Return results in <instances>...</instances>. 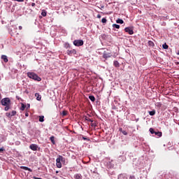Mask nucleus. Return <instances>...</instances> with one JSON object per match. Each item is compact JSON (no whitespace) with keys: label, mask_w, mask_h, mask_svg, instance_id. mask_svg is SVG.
<instances>
[{"label":"nucleus","mask_w":179,"mask_h":179,"mask_svg":"<svg viewBox=\"0 0 179 179\" xmlns=\"http://www.w3.org/2000/svg\"><path fill=\"white\" fill-rule=\"evenodd\" d=\"M27 76L29 79H32L33 80H36L37 82H41V78L38 76L36 73L34 72H27Z\"/></svg>","instance_id":"obj_1"},{"label":"nucleus","mask_w":179,"mask_h":179,"mask_svg":"<svg viewBox=\"0 0 179 179\" xmlns=\"http://www.w3.org/2000/svg\"><path fill=\"white\" fill-rule=\"evenodd\" d=\"M4 106H6L4 108V111H8L9 110H10V104H8V105Z\"/></svg>","instance_id":"obj_23"},{"label":"nucleus","mask_w":179,"mask_h":179,"mask_svg":"<svg viewBox=\"0 0 179 179\" xmlns=\"http://www.w3.org/2000/svg\"><path fill=\"white\" fill-rule=\"evenodd\" d=\"M33 1V2H34V0H32Z\"/></svg>","instance_id":"obj_56"},{"label":"nucleus","mask_w":179,"mask_h":179,"mask_svg":"<svg viewBox=\"0 0 179 179\" xmlns=\"http://www.w3.org/2000/svg\"><path fill=\"white\" fill-rule=\"evenodd\" d=\"M133 165L136 166V167H139V166H141V161H139V159H134L133 161Z\"/></svg>","instance_id":"obj_10"},{"label":"nucleus","mask_w":179,"mask_h":179,"mask_svg":"<svg viewBox=\"0 0 179 179\" xmlns=\"http://www.w3.org/2000/svg\"><path fill=\"white\" fill-rule=\"evenodd\" d=\"M16 99H17V100H20V97H19V96H16Z\"/></svg>","instance_id":"obj_48"},{"label":"nucleus","mask_w":179,"mask_h":179,"mask_svg":"<svg viewBox=\"0 0 179 179\" xmlns=\"http://www.w3.org/2000/svg\"><path fill=\"white\" fill-rule=\"evenodd\" d=\"M27 106H28V108H30V104L28 103Z\"/></svg>","instance_id":"obj_51"},{"label":"nucleus","mask_w":179,"mask_h":179,"mask_svg":"<svg viewBox=\"0 0 179 179\" xmlns=\"http://www.w3.org/2000/svg\"><path fill=\"white\" fill-rule=\"evenodd\" d=\"M35 97H36L38 101H41V95H40V93H36Z\"/></svg>","instance_id":"obj_14"},{"label":"nucleus","mask_w":179,"mask_h":179,"mask_svg":"<svg viewBox=\"0 0 179 179\" xmlns=\"http://www.w3.org/2000/svg\"><path fill=\"white\" fill-rule=\"evenodd\" d=\"M18 29H19V30H22L23 29V27L22 26H19Z\"/></svg>","instance_id":"obj_44"},{"label":"nucleus","mask_w":179,"mask_h":179,"mask_svg":"<svg viewBox=\"0 0 179 179\" xmlns=\"http://www.w3.org/2000/svg\"><path fill=\"white\" fill-rule=\"evenodd\" d=\"M3 152H5V148L3 147L0 148V153H2Z\"/></svg>","instance_id":"obj_39"},{"label":"nucleus","mask_w":179,"mask_h":179,"mask_svg":"<svg viewBox=\"0 0 179 179\" xmlns=\"http://www.w3.org/2000/svg\"><path fill=\"white\" fill-rule=\"evenodd\" d=\"M31 6H36V3H31Z\"/></svg>","instance_id":"obj_47"},{"label":"nucleus","mask_w":179,"mask_h":179,"mask_svg":"<svg viewBox=\"0 0 179 179\" xmlns=\"http://www.w3.org/2000/svg\"><path fill=\"white\" fill-rule=\"evenodd\" d=\"M117 179H128V176L125 173H121L118 176Z\"/></svg>","instance_id":"obj_11"},{"label":"nucleus","mask_w":179,"mask_h":179,"mask_svg":"<svg viewBox=\"0 0 179 179\" xmlns=\"http://www.w3.org/2000/svg\"><path fill=\"white\" fill-rule=\"evenodd\" d=\"M1 59H3V61L4 62H8V57L6 55H2L1 56Z\"/></svg>","instance_id":"obj_20"},{"label":"nucleus","mask_w":179,"mask_h":179,"mask_svg":"<svg viewBox=\"0 0 179 179\" xmlns=\"http://www.w3.org/2000/svg\"><path fill=\"white\" fill-rule=\"evenodd\" d=\"M73 43L76 47H82V45L85 44V42H83V40L82 39H78L73 41Z\"/></svg>","instance_id":"obj_4"},{"label":"nucleus","mask_w":179,"mask_h":179,"mask_svg":"<svg viewBox=\"0 0 179 179\" xmlns=\"http://www.w3.org/2000/svg\"><path fill=\"white\" fill-rule=\"evenodd\" d=\"M131 119H132V121H135V120H136L135 115H131Z\"/></svg>","instance_id":"obj_41"},{"label":"nucleus","mask_w":179,"mask_h":179,"mask_svg":"<svg viewBox=\"0 0 179 179\" xmlns=\"http://www.w3.org/2000/svg\"><path fill=\"white\" fill-rule=\"evenodd\" d=\"M68 113H66V110H63L62 113V115L65 117V115H66Z\"/></svg>","instance_id":"obj_35"},{"label":"nucleus","mask_w":179,"mask_h":179,"mask_svg":"<svg viewBox=\"0 0 179 179\" xmlns=\"http://www.w3.org/2000/svg\"><path fill=\"white\" fill-rule=\"evenodd\" d=\"M113 65L115 68H120V62H118L117 60L113 62Z\"/></svg>","instance_id":"obj_17"},{"label":"nucleus","mask_w":179,"mask_h":179,"mask_svg":"<svg viewBox=\"0 0 179 179\" xmlns=\"http://www.w3.org/2000/svg\"><path fill=\"white\" fill-rule=\"evenodd\" d=\"M96 17H97L98 19H100V18L101 17V15L100 14H98V15H96Z\"/></svg>","instance_id":"obj_43"},{"label":"nucleus","mask_w":179,"mask_h":179,"mask_svg":"<svg viewBox=\"0 0 179 179\" xmlns=\"http://www.w3.org/2000/svg\"><path fill=\"white\" fill-rule=\"evenodd\" d=\"M119 131L121 132L123 135H128V132H127L125 130H123L122 127L119 128Z\"/></svg>","instance_id":"obj_16"},{"label":"nucleus","mask_w":179,"mask_h":179,"mask_svg":"<svg viewBox=\"0 0 179 179\" xmlns=\"http://www.w3.org/2000/svg\"><path fill=\"white\" fill-rule=\"evenodd\" d=\"M100 50H101V51H103L102 57L105 59H107L108 58H111V57H113V53L107 52V51H108V50L106 49V48H102Z\"/></svg>","instance_id":"obj_3"},{"label":"nucleus","mask_w":179,"mask_h":179,"mask_svg":"<svg viewBox=\"0 0 179 179\" xmlns=\"http://www.w3.org/2000/svg\"><path fill=\"white\" fill-rule=\"evenodd\" d=\"M154 135H156L157 136H159L160 138L162 134V131H155Z\"/></svg>","instance_id":"obj_22"},{"label":"nucleus","mask_w":179,"mask_h":179,"mask_svg":"<svg viewBox=\"0 0 179 179\" xmlns=\"http://www.w3.org/2000/svg\"><path fill=\"white\" fill-rule=\"evenodd\" d=\"M15 1L16 2H24V0H13Z\"/></svg>","instance_id":"obj_42"},{"label":"nucleus","mask_w":179,"mask_h":179,"mask_svg":"<svg viewBox=\"0 0 179 179\" xmlns=\"http://www.w3.org/2000/svg\"><path fill=\"white\" fill-rule=\"evenodd\" d=\"M91 127H94V128H96V127H97V124L96 123H93L92 122L91 123Z\"/></svg>","instance_id":"obj_37"},{"label":"nucleus","mask_w":179,"mask_h":179,"mask_svg":"<svg viewBox=\"0 0 179 179\" xmlns=\"http://www.w3.org/2000/svg\"><path fill=\"white\" fill-rule=\"evenodd\" d=\"M67 55H69L70 57H72V55H75L76 54V50L73 49L71 50H68L66 51Z\"/></svg>","instance_id":"obj_8"},{"label":"nucleus","mask_w":179,"mask_h":179,"mask_svg":"<svg viewBox=\"0 0 179 179\" xmlns=\"http://www.w3.org/2000/svg\"><path fill=\"white\" fill-rule=\"evenodd\" d=\"M177 55H179V50L178 51Z\"/></svg>","instance_id":"obj_54"},{"label":"nucleus","mask_w":179,"mask_h":179,"mask_svg":"<svg viewBox=\"0 0 179 179\" xmlns=\"http://www.w3.org/2000/svg\"><path fill=\"white\" fill-rule=\"evenodd\" d=\"M89 99H90V100H91L92 102L96 101V98H95L94 96H93V95L89 96Z\"/></svg>","instance_id":"obj_21"},{"label":"nucleus","mask_w":179,"mask_h":179,"mask_svg":"<svg viewBox=\"0 0 179 179\" xmlns=\"http://www.w3.org/2000/svg\"><path fill=\"white\" fill-rule=\"evenodd\" d=\"M112 26L114 29H120V24H113Z\"/></svg>","instance_id":"obj_31"},{"label":"nucleus","mask_w":179,"mask_h":179,"mask_svg":"<svg viewBox=\"0 0 179 179\" xmlns=\"http://www.w3.org/2000/svg\"><path fill=\"white\" fill-rule=\"evenodd\" d=\"M74 178L75 179H82V178H83V177L82 176V174L76 173L74 175Z\"/></svg>","instance_id":"obj_15"},{"label":"nucleus","mask_w":179,"mask_h":179,"mask_svg":"<svg viewBox=\"0 0 179 179\" xmlns=\"http://www.w3.org/2000/svg\"><path fill=\"white\" fill-rule=\"evenodd\" d=\"M101 22H102V23H107V19H106V18H102V19H101Z\"/></svg>","instance_id":"obj_36"},{"label":"nucleus","mask_w":179,"mask_h":179,"mask_svg":"<svg viewBox=\"0 0 179 179\" xmlns=\"http://www.w3.org/2000/svg\"><path fill=\"white\" fill-rule=\"evenodd\" d=\"M24 108H26V105H24V103H22L20 110L21 111H24Z\"/></svg>","instance_id":"obj_29"},{"label":"nucleus","mask_w":179,"mask_h":179,"mask_svg":"<svg viewBox=\"0 0 179 179\" xmlns=\"http://www.w3.org/2000/svg\"><path fill=\"white\" fill-rule=\"evenodd\" d=\"M4 141L3 136H0V143H2Z\"/></svg>","instance_id":"obj_38"},{"label":"nucleus","mask_w":179,"mask_h":179,"mask_svg":"<svg viewBox=\"0 0 179 179\" xmlns=\"http://www.w3.org/2000/svg\"><path fill=\"white\" fill-rule=\"evenodd\" d=\"M55 137L54 136H52L50 137V141L52 143V145H55Z\"/></svg>","instance_id":"obj_18"},{"label":"nucleus","mask_w":179,"mask_h":179,"mask_svg":"<svg viewBox=\"0 0 179 179\" xmlns=\"http://www.w3.org/2000/svg\"><path fill=\"white\" fill-rule=\"evenodd\" d=\"M136 122H138L139 121V118L135 119Z\"/></svg>","instance_id":"obj_50"},{"label":"nucleus","mask_w":179,"mask_h":179,"mask_svg":"<svg viewBox=\"0 0 179 179\" xmlns=\"http://www.w3.org/2000/svg\"><path fill=\"white\" fill-rule=\"evenodd\" d=\"M113 160L111 161H108L106 164V166L107 167V169H113L114 167V164H113Z\"/></svg>","instance_id":"obj_9"},{"label":"nucleus","mask_w":179,"mask_h":179,"mask_svg":"<svg viewBox=\"0 0 179 179\" xmlns=\"http://www.w3.org/2000/svg\"><path fill=\"white\" fill-rule=\"evenodd\" d=\"M112 108H113V110H117V108L115 107V106H113L112 107Z\"/></svg>","instance_id":"obj_46"},{"label":"nucleus","mask_w":179,"mask_h":179,"mask_svg":"<svg viewBox=\"0 0 179 179\" xmlns=\"http://www.w3.org/2000/svg\"><path fill=\"white\" fill-rule=\"evenodd\" d=\"M59 171H56V174H58Z\"/></svg>","instance_id":"obj_53"},{"label":"nucleus","mask_w":179,"mask_h":179,"mask_svg":"<svg viewBox=\"0 0 179 179\" xmlns=\"http://www.w3.org/2000/svg\"><path fill=\"white\" fill-rule=\"evenodd\" d=\"M119 162L122 163L123 162H125L127 160V158L124 155H120L118 158Z\"/></svg>","instance_id":"obj_13"},{"label":"nucleus","mask_w":179,"mask_h":179,"mask_svg":"<svg viewBox=\"0 0 179 179\" xmlns=\"http://www.w3.org/2000/svg\"><path fill=\"white\" fill-rule=\"evenodd\" d=\"M20 169H22V170H25V171H29L30 173H31L33 171V170L27 166H20Z\"/></svg>","instance_id":"obj_12"},{"label":"nucleus","mask_w":179,"mask_h":179,"mask_svg":"<svg viewBox=\"0 0 179 179\" xmlns=\"http://www.w3.org/2000/svg\"><path fill=\"white\" fill-rule=\"evenodd\" d=\"M129 179H136V178H135V176L131 175V176H129Z\"/></svg>","instance_id":"obj_40"},{"label":"nucleus","mask_w":179,"mask_h":179,"mask_svg":"<svg viewBox=\"0 0 179 179\" xmlns=\"http://www.w3.org/2000/svg\"><path fill=\"white\" fill-rule=\"evenodd\" d=\"M162 48H164V50H168L169 49V45H167L166 43H164L162 45Z\"/></svg>","instance_id":"obj_27"},{"label":"nucleus","mask_w":179,"mask_h":179,"mask_svg":"<svg viewBox=\"0 0 179 179\" xmlns=\"http://www.w3.org/2000/svg\"><path fill=\"white\" fill-rule=\"evenodd\" d=\"M150 132L151 134V135H155V129L153 128H150Z\"/></svg>","instance_id":"obj_32"},{"label":"nucleus","mask_w":179,"mask_h":179,"mask_svg":"<svg viewBox=\"0 0 179 179\" xmlns=\"http://www.w3.org/2000/svg\"><path fill=\"white\" fill-rule=\"evenodd\" d=\"M148 113H149L150 115L153 117V115H155L156 114V110H152L151 111H149Z\"/></svg>","instance_id":"obj_24"},{"label":"nucleus","mask_w":179,"mask_h":179,"mask_svg":"<svg viewBox=\"0 0 179 179\" xmlns=\"http://www.w3.org/2000/svg\"><path fill=\"white\" fill-rule=\"evenodd\" d=\"M39 122H44V116H39Z\"/></svg>","instance_id":"obj_28"},{"label":"nucleus","mask_w":179,"mask_h":179,"mask_svg":"<svg viewBox=\"0 0 179 179\" xmlns=\"http://www.w3.org/2000/svg\"><path fill=\"white\" fill-rule=\"evenodd\" d=\"M1 105L3 106H8L9 104H10V99L9 98H3L1 99Z\"/></svg>","instance_id":"obj_5"},{"label":"nucleus","mask_w":179,"mask_h":179,"mask_svg":"<svg viewBox=\"0 0 179 179\" xmlns=\"http://www.w3.org/2000/svg\"><path fill=\"white\" fill-rule=\"evenodd\" d=\"M11 117H15V115L17 114L16 110H13L11 113Z\"/></svg>","instance_id":"obj_33"},{"label":"nucleus","mask_w":179,"mask_h":179,"mask_svg":"<svg viewBox=\"0 0 179 179\" xmlns=\"http://www.w3.org/2000/svg\"><path fill=\"white\" fill-rule=\"evenodd\" d=\"M83 139L84 141H87V138L86 137H83Z\"/></svg>","instance_id":"obj_49"},{"label":"nucleus","mask_w":179,"mask_h":179,"mask_svg":"<svg viewBox=\"0 0 179 179\" xmlns=\"http://www.w3.org/2000/svg\"><path fill=\"white\" fill-rule=\"evenodd\" d=\"M102 37H106V34H103V35H102Z\"/></svg>","instance_id":"obj_52"},{"label":"nucleus","mask_w":179,"mask_h":179,"mask_svg":"<svg viewBox=\"0 0 179 179\" xmlns=\"http://www.w3.org/2000/svg\"><path fill=\"white\" fill-rule=\"evenodd\" d=\"M124 31L126 33H128L130 36H132L134 34V29L131 27H127L124 28Z\"/></svg>","instance_id":"obj_7"},{"label":"nucleus","mask_w":179,"mask_h":179,"mask_svg":"<svg viewBox=\"0 0 179 179\" xmlns=\"http://www.w3.org/2000/svg\"><path fill=\"white\" fill-rule=\"evenodd\" d=\"M113 174H114V172H113V173H111V175H113Z\"/></svg>","instance_id":"obj_55"},{"label":"nucleus","mask_w":179,"mask_h":179,"mask_svg":"<svg viewBox=\"0 0 179 179\" xmlns=\"http://www.w3.org/2000/svg\"><path fill=\"white\" fill-rule=\"evenodd\" d=\"M148 45H150V47H154L155 46V43H153V41H148Z\"/></svg>","instance_id":"obj_26"},{"label":"nucleus","mask_w":179,"mask_h":179,"mask_svg":"<svg viewBox=\"0 0 179 179\" xmlns=\"http://www.w3.org/2000/svg\"><path fill=\"white\" fill-rule=\"evenodd\" d=\"M25 117H29V113L28 112L25 113Z\"/></svg>","instance_id":"obj_45"},{"label":"nucleus","mask_w":179,"mask_h":179,"mask_svg":"<svg viewBox=\"0 0 179 179\" xmlns=\"http://www.w3.org/2000/svg\"><path fill=\"white\" fill-rule=\"evenodd\" d=\"M85 121H88V122H93V121H94L93 120H92L87 117H85Z\"/></svg>","instance_id":"obj_30"},{"label":"nucleus","mask_w":179,"mask_h":179,"mask_svg":"<svg viewBox=\"0 0 179 179\" xmlns=\"http://www.w3.org/2000/svg\"><path fill=\"white\" fill-rule=\"evenodd\" d=\"M6 115L8 118H11V117H12V115H11L10 113H6Z\"/></svg>","instance_id":"obj_34"},{"label":"nucleus","mask_w":179,"mask_h":179,"mask_svg":"<svg viewBox=\"0 0 179 179\" xmlns=\"http://www.w3.org/2000/svg\"><path fill=\"white\" fill-rule=\"evenodd\" d=\"M116 23L119 24H124V20L122 19L118 18L117 20H116Z\"/></svg>","instance_id":"obj_19"},{"label":"nucleus","mask_w":179,"mask_h":179,"mask_svg":"<svg viewBox=\"0 0 179 179\" xmlns=\"http://www.w3.org/2000/svg\"><path fill=\"white\" fill-rule=\"evenodd\" d=\"M104 8V6H102V8Z\"/></svg>","instance_id":"obj_57"},{"label":"nucleus","mask_w":179,"mask_h":179,"mask_svg":"<svg viewBox=\"0 0 179 179\" xmlns=\"http://www.w3.org/2000/svg\"><path fill=\"white\" fill-rule=\"evenodd\" d=\"M41 15L43 16V17H45V16H47V11H45V10H43Z\"/></svg>","instance_id":"obj_25"},{"label":"nucleus","mask_w":179,"mask_h":179,"mask_svg":"<svg viewBox=\"0 0 179 179\" xmlns=\"http://www.w3.org/2000/svg\"><path fill=\"white\" fill-rule=\"evenodd\" d=\"M29 149H31V150H33L34 152H36L37 150H40L41 148L38 147L37 144H31L29 145Z\"/></svg>","instance_id":"obj_6"},{"label":"nucleus","mask_w":179,"mask_h":179,"mask_svg":"<svg viewBox=\"0 0 179 179\" xmlns=\"http://www.w3.org/2000/svg\"><path fill=\"white\" fill-rule=\"evenodd\" d=\"M66 159L65 157H63L62 155H58V157L56 159V166L57 169H61L62 167V164H65Z\"/></svg>","instance_id":"obj_2"}]
</instances>
